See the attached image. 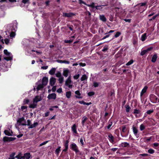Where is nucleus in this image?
I'll use <instances>...</instances> for the list:
<instances>
[{
  "label": "nucleus",
  "mask_w": 159,
  "mask_h": 159,
  "mask_svg": "<svg viewBox=\"0 0 159 159\" xmlns=\"http://www.w3.org/2000/svg\"><path fill=\"white\" fill-rule=\"evenodd\" d=\"M80 143L82 145H83L84 143L83 141V139L82 138H81L80 139Z\"/></svg>",
  "instance_id": "nucleus-60"
},
{
  "label": "nucleus",
  "mask_w": 159,
  "mask_h": 159,
  "mask_svg": "<svg viewBox=\"0 0 159 159\" xmlns=\"http://www.w3.org/2000/svg\"><path fill=\"white\" fill-rule=\"evenodd\" d=\"M63 16L66 17H70V14L69 13H64Z\"/></svg>",
  "instance_id": "nucleus-57"
},
{
  "label": "nucleus",
  "mask_w": 159,
  "mask_h": 159,
  "mask_svg": "<svg viewBox=\"0 0 159 159\" xmlns=\"http://www.w3.org/2000/svg\"><path fill=\"white\" fill-rule=\"evenodd\" d=\"M139 128L140 130L142 131L145 129V126L143 124H142L140 125Z\"/></svg>",
  "instance_id": "nucleus-35"
},
{
  "label": "nucleus",
  "mask_w": 159,
  "mask_h": 159,
  "mask_svg": "<svg viewBox=\"0 0 159 159\" xmlns=\"http://www.w3.org/2000/svg\"><path fill=\"white\" fill-rule=\"evenodd\" d=\"M80 75L79 74H77L75 75L74 76V78L75 80L77 79L79 77Z\"/></svg>",
  "instance_id": "nucleus-50"
},
{
  "label": "nucleus",
  "mask_w": 159,
  "mask_h": 159,
  "mask_svg": "<svg viewBox=\"0 0 159 159\" xmlns=\"http://www.w3.org/2000/svg\"><path fill=\"white\" fill-rule=\"evenodd\" d=\"M56 79L54 77H52L50 80V83L51 86H53L56 82Z\"/></svg>",
  "instance_id": "nucleus-12"
},
{
  "label": "nucleus",
  "mask_w": 159,
  "mask_h": 159,
  "mask_svg": "<svg viewBox=\"0 0 159 159\" xmlns=\"http://www.w3.org/2000/svg\"><path fill=\"white\" fill-rule=\"evenodd\" d=\"M87 120V118L86 116H84L82 118V123L83 125H84L85 122Z\"/></svg>",
  "instance_id": "nucleus-32"
},
{
  "label": "nucleus",
  "mask_w": 159,
  "mask_h": 159,
  "mask_svg": "<svg viewBox=\"0 0 159 159\" xmlns=\"http://www.w3.org/2000/svg\"><path fill=\"white\" fill-rule=\"evenodd\" d=\"M30 153H25L23 155V158H26L27 159H29L30 157Z\"/></svg>",
  "instance_id": "nucleus-18"
},
{
  "label": "nucleus",
  "mask_w": 159,
  "mask_h": 159,
  "mask_svg": "<svg viewBox=\"0 0 159 159\" xmlns=\"http://www.w3.org/2000/svg\"><path fill=\"white\" fill-rule=\"evenodd\" d=\"M56 69L54 68H52L49 72V73L51 75H53L54 74Z\"/></svg>",
  "instance_id": "nucleus-22"
},
{
  "label": "nucleus",
  "mask_w": 159,
  "mask_h": 159,
  "mask_svg": "<svg viewBox=\"0 0 159 159\" xmlns=\"http://www.w3.org/2000/svg\"><path fill=\"white\" fill-rule=\"evenodd\" d=\"M152 49V48H149L143 50L141 51L140 54L141 55L143 56L147 53L148 51H151Z\"/></svg>",
  "instance_id": "nucleus-10"
},
{
  "label": "nucleus",
  "mask_w": 159,
  "mask_h": 159,
  "mask_svg": "<svg viewBox=\"0 0 159 159\" xmlns=\"http://www.w3.org/2000/svg\"><path fill=\"white\" fill-rule=\"evenodd\" d=\"M153 112V110H149L147 111V113L148 114H150Z\"/></svg>",
  "instance_id": "nucleus-54"
},
{
  "label": "nucleus",
  "mask_w": 159,
  "mask_h": 159,
  "mask_svg": "<svg viewBox=\"0 0 159 159\" xmlns=\"http://www.w3.org/2000/svg\"><path fill=\"white\" fill-rule=\"evenodd\" d=\"M15 155V152H13L10 155V157L8 159H14L15 158L14 157Z\"/></svg>",
  "instance_id": "nucleus-34"
},
{
  "label": "nucleus",
  "mask_w": 159,
  "mask_h": 159,
  "mask_svg": "<svg viewBox=\"0 0 159 159\" xmlns=\"http://www.w3.org/2000/svg\"><path fill=\"white\" fill-rule=\"evenodd\" d=\"M132 129L134 135L136 136V138H139V135L138 134V130L134 126H133Z\"/></svg>",
  "instance_id": "nucleus-7"
},
{
  "label": "nucleus",
  "mask_w": 159,
  "mask_h": 159,
  "mask_svg": "<svg viewBox=\"0 0 159 159\" xmlns=\"http://www.w3.org/2000/svg\"><path fill=\"white\" fill-rule=\"evenodd\" d=\"M148 152L150 154H153L154 152V151L153 149H149L148 151Z\"/></svg>",
  "instance_id": "nucleus-40"
},
{
  "label": "nucleus",
  "mask_w": 159,
  "mask_h": 159,
  "mask_svg": "<svg viewBox=\"0 0 159 159\" xmlns=\"http://www.w3.org/2000/svg\"><path fill=\"white\" fill-rule=\"evenodd\" d=\"M66 96L68 98H70V92H67L66 93Z\"/></svg>",
  "instance_id": "nucleus-58"
},
{
  "label": "nucleus",
  "mask_w": 159,
  "mask_h": 159,
  "mask_svg": "<svg viewBox=\"0 0 159 159\" xmlns=\"http://www.w3.org/2000/svg\"><path fill=\"white\" fill-rule=\"evenodd\" d=\"M109 138V141L111 143H113L114 142V137L111 134H110L108 136Z\"/></svg>",
  "instance_id": "nucleus-26"
},
{
  "label": "nucleus",
  "mask_w": 159,
  "mask_h": 159,
  "mask_svg": "<svg viewBox=\"0 0 159 159\" xmlns=\"http://www.w3.org/2000/svg\"><path fill=\"white\" fill-rule=\"evenodd\" d=\"M129 145V143L127 142H124L121 143V144H120V146L125 147Z\"/></svg>",
  "instance_id": "nucleus-28"
},
{
  "label": "nucleus",
  "mask_w": 159,
  "mask_h": 159,
  "mask_svg": "<svg viewBox=\"0 0 159 159\" xmlns=\"http://www.w3.org/2000/svg\"><path fill=\"white\" fill-rule=\"evenodd\" d=\"M88 6L89 7H91L93 8H95V7L96 6L95 5V4L94 3H92L90 5H88Z\"/></svg>",
  "instance_id": "nucleus-45"
},
{
  "label": "nucleus",
  "mask_w": 159,
  "mask_h": 159,
  "mask_svg": "<svg viewBox=\"0 0 159 159\" xmlns=\"http://www.w3.org/2000/svg\"><path fill=\"white\" fill-rule=\"evenodd\" d=\"M15 157L17 158L18 159H21L23 158V156L22 153H19Z\"/></svg>",
  "instance_id": "nucleus-24"
},
{
  "label": "nucleus",
  "mask_w": 159,
  "mask_h": 159,
  "mask_svg": "<svg viewBox=\"0 0 159 159\" xmlns=\"http://www.w3.org/2000/svg\"><path fill=\"white\" fill-rule=\"evenodd\" d=\"M18 123H19V125H26V124H25L26 122L23 117H22L19 118L17 121Z\"/></svg>",
  "instance_id": "nucleus-3"
},
{
  "label": "nucleus",
  "mask_w": 159,
  "mask_h": 159,
  "mask_svg": "<svg viewBox=\"0 0 159 159\" xmlns=\"http://www.w3.org/2000/svg\"><path fill=\"white\" fill-rule=\"evenodd\" d=\"M4 41L6 44H8L9 43V40L8 39H6L4 40Z\"/></svg>",
  "instance_id": "nucleus-47"
},
{
  "label": "nucleus",
  "mask_w": 159,
  "mask_h": 159,
  "mask_svg": "<svg viewBox=\"0 0 159 159\" xmlns=\"http://www.w3.org/2000/svg\"><path fill=\"white\" fill-rule=\"evenodd\" d=\"M27 107L25 106H23L21 107V109L22 111H24L26 109Z\"/></svg>",
  "instance_id": "nucleus-56"
},
{
  "label": "nucleus",
  "mask_w": 159,
  "mask_h": 159,
  "mask_svg": "<svg viewBox=\"0 0 159 159\" xmlns=\"http://www.w3.org/2000/svg\"><path fill=\"white\" fill-rule=\"evenodd\" d=\"M69 143V141L68 140H67L66 141L65 143V149L63 150V151H66L68 149V144Z\"/></svg>",
  "instance_id": "nucleus-25"
},
{
  "label": "nucleus",
  "mask_w": 159,
  "mask_h": 159,
  "mask_svg": "<svg viewBox=\"0 0 159 159\" xmlns=\"http://www.w3.org/2000/svg\"><path fill=\"white\" fill-rule=\"evenodd\" d=\"M37 103L33 100V103L30 105L29 107L33 108H35L37 106Z\"/></svg>",
  "instance_id": "nucleus-17"
},
{
  "label": "nucleus",
  "mask_w": 159,
  "mask_h": 159,
  "mask_svg": "<svg viewBox=\"0 0 159 159\" xmlns=\"http://www.w3.org/2000/svg\"><path fill=\"white\" fill-rule=\"evenodd\" d=\"M147 89L148 87L147 86H145L142 89L140 93L141 97H142L143 95V94L146 92Z\"/></svg>",
  "instance_id": "nucleus-16"
},
{
  "label": "nucleus",
  "mask_w": 159,
  "mask_h": 159,
  "mask_svg": "<svg viewBox=\"0 0 159 159\" xmlns=\"http://www.w3.org/2000/svg\"><path fill=\"white\" fill-rule=\"evenodd\" d=\"M63 63L68 64H69V62L68 61H67L66 60H63Z\"/></svg>",
  "instance_id": "nucleus-61"
},
{
  "label": "nucleus",
  "mask_w": 159,
  "mask_h": 159,
  "mask_svg": "<svg viewBox=\"0 0 159 159\" xmlns=\"http://www.w3.org/2000/svg\"><path fill=\"white\" fill-rule=\"evenodd\" d=\"M48 141H45V142H43V143H41L40 144L39 146H41L43 145H44L46 144L47 143H48Z\"/></svg>",
  "instance_id": "nucleus-49"
},
{
  "label": "nucleus",
  "mask_w": 159,
  "mask_h": 159,
  "mask_svg": "<svg viewBox=\"0 0 159 159\" xmlns=\"http://www.w3.org/2000/svg\"><path fill=\"white\" fill-rule=\"evenodd\" d=\"M112 122H110L109 123V124L107 126V128L108 129H109L111 127V126L112 125Z\"/></svg>",
  "instance_id": "nucleus-51"
},
{
  "label": "nucleus",
  "mask_w": 159,
  "mask_h": 159,
  "mask_svg": "<svg viewBox=\"0 0 159 159\" xmlns=\"http://www.w3.org/2000/svg\"><path fill=\"white\" fill-rule=\"evenodd\" d=\"M29 1V0H22V2L24 4H25L28 2Z\"/></svg>",
  "instance_id": "nucleus-62"
},
{
  "label": "nucleus",
  "mask_w": 159,
  "mask_h": 159,
  "mask_svg": "<svg viewBox=\"0 0 159 159\" xmlns=\"http://www.w3.org/2000/svg\"><path fill=\"white\" fill-rule=\"evenodd\" d=\"M44 86L42 84H38L36 88L37 91L42 90Z\"/></svg>",
  "instance_id": "nucleus-20"
},
{
  "label": "nucleus",
  "mask_w": 159,
  "mask_h": 159,
  "mask_svg": "<svg viewBox=\"0 0 159 159\" xmlns=\"http://www.w3.org/2000/svg\"><path fill=\"white\" fill-rule=\"evenodd\" d=\"M99 84V83L97 82H94L93 83V85L94 87H98Z\"/></svg>",
  "instance_id": "nucleus-38"
},
{
  "label": "nucleus",
  "mask_w": 159,
  "mask_h": 159,
  "mask_svg": "<svg viewBox=\"0 0 159 159\" xmlns=\"http://www.w3.org/2000/svg\"><path fill=\"white\" fill-rule=\"evenodd\" d=\"M147 38V34L144 33L143 34L141 37V39L142 41H144Z\"/></svg>",
  "instance_id": "nucleus-19"
},
{
  "label": "nucleus",
  "mask_w": 159,
  "mask_h": 159,
  "mask_svg": "<svg viewBox=\"0 0 159 159\" xmlns=\"http://www.w3.org/2000/svg\"><path fill=\"white\" fill-rule=\"evenodd\" d=\"M122 131L123 132H124V133H125V132H126V127L125 126L123 127L122 129Z\"/></svg>",
  "instance_id": "nucleus-55"
},
{
  "label": "nucleus",
  "mask_w": 159,
  "mask_h": 159,
  "mask_svg": "<svg viewBox=\"0 0 159 159\" xmlns=\"http://www.w3.org/2000/svg\"><path fill=\"white\" fill-rule=\"evenodd\" d=\"M64 87L66 89L70 88V76L68 77L67 80L65 82Z\"/></svg>",
  "instance_id": "nucleus-9"
},
{
  "label": "nucleus",
  "mask_w": 159,
  "mask_h": 159,
  "mask_svg": "<svg viewBox=\"0 0 159 159\" xmlns=\"http://www.w3.org/2000/svg\"><path fill=\"white\" fill-rule=\"evenodd\" d=\"M69 72V70H68L67 69H65L63 70V75L66 77L68 75V74Z\"/></svg>",
  "instance_id": "nucleus-23"
},
{
  "label": "nucleus",
  "mask_w": 159,
  "mask_h": 159,
  "mask_svg": "<svg viewBox=\"0 0 159 159\" xmlns=\"http://www.w3.org/2000/svg\"><path fill=\"white\" fill-rule=\"evenodd\" d=\"M100 19L103 21L105 22L106 21V19L104 15H100Z\"/></svg>",
  "instance_id": "nucleus-31"
},
{
  "label": "nucleus",
  "mask_w": 159,
  "mask_h": 159,
  "mask_svg": "<svg viewBox=\"0 0 159 159\" xmlns=\"http://www.w3.org/2000/svg\"><path fill=\"white\" fill-rule=\"evenodd\" d=\"M79 65L80 66H85L86 64L85 63H79Z\"/></svg>",
  "instance_id": "nucleus-59"
},
{
  "label": "nucleus",
  "mask_w": 159,
  "mask_h": 159,
  "mask_svg": "<svg viewBox=\"0 0 159 159\" xmlns=\"http://www.w3.org/2000/svg\"><path fill=\"white\" fill-rule=\"evenodd\" d=\"M158 16V15H155L154 16H153V17L151 19H150V20H154L156 17H157Z\"/></svg>",
  "instance_id": "nucleus-63"
},
{
  "label": "nucleus",
  "mask_w": 159,
  "mask_h": 159,
  "mask_svg": "<svg viewBox=\"0 0 159 159\" xmlns=\"http://www.w3.org/2000/svg\"><path fill=\"white\" fill-rule=\"evenodd\" d=\"M75 93L76 94L75 97L77 98H82V97L81 96V94L79 91L77 90L75 91Z\"/></svg>",
  "instance_id": "nucleus-15"
},
{
  "label": "nucleus",
  "mask_w": 159,
  "mask_h": 159,
  "mask_svg": "<svg viewBox=\"0 0 159 159\" xmlns=\"http://www.w3.org/2000/svg\"><path fill=\"white\" fill-rule=\"evenodd\" d=\"M126 111L127 112H128L130 110V107L129 105L125 106Z\"/></svg>",
  "instance_id": "nucleus-37"
},
{
  "label": "nucleus",
  "mask_w": 159,
  "mask_h": 159,
  "mask_svg": "<svg viewBox=\"0 0 159 159\" xmlns=\"http://www.w3.org/2000/svg\"><path fill=\"white\" fill-rule=\"evenodd\" d=\"M27 124H26V125L29 126L30 127L31 125V124L30 120H27Z\"/></svg>",
  "instance_id": "nucleus-52"
},
{
  "label": "nucleus",
  "mask_w": 159,
  "mask_h": 159,
  "mask_svg": "<svg viewBox=\"0 0 159 159\" xmlns=\"http://www.w3.org/2000/svg\"><path fill=\"white\" fill-rule=\"evenodd\" d=\"M15 138L13 137H5L3 138V140L4 142L11 141L15 140Z\"/></svg>",
  "instance_id": "nucleus-6"
},
{
  "label": "nucleus",
  "mask_w": 159,
  "mask_h": 159,
  "mask_svg": "<svg viewBox=\"0 0 159 159\" xmlns=\"http://www.w3.org/2000/svg\"><path fill=\"white\" fill-rule=\"evenodd\" d=\"M88 77L86 76L85 75H82V77H81V81H84L85 80H86L87 79Z\"/></svg>",
  "instance_id": "nucleus-33"
},
{
  "label": "nucleus",
  "mask_w": 159,
  "mask_h": 159,
  "mask_svg": "<svg viewBox=\"0 0 159 159\" xmlns=\"http://www.w3.org/2000/svg\"><path fill=\"white\" fill-rule=\"evenodd\" d=\"M146 4L147 3L146 2H144L139 4L136 6L139 7V9L140 11H143L147 8V6Z\"/></svg>",
  "instance_id": "nucleus-1"
},
{
  "label": "nucleus",
  "mask_w": 159,
  "mask_h": 159,
  "mask_svg": "<svg viewBox=\"0 0 159 159\" xmlns=\"http://www.w3.org/2000/svg\"><path fill=\"white\" fill-rule=\"evenodd\" d=\"M48 81V78L46 77H44L42 79V84L44 86L47 85Z\"/></svg>",
  "instance_id": "nucleus-11"
},
{
  "label": "nucleus",
  "mask_w": 159,
  "mask_h": 159,
  "mask_svg": "<svg viewBox=\"0 0 159 159\" xmlns=\"http://www.w3.org/2000/svg\"><path fill=\"white\" fill-rule=\"evenodd\" d=\"M4 132L6 135L8 136H12V135L13 133L12 131L10 130H5Z\"/></svg>",
  "instance_id": "nucleus-13"
},
{
  "label": "nucleus",
  "mask_w": 159,
  "mask_h": 159,
  "mask_svg": "<svg viewBox=\"0 0 159 159\" xmlns=\"http://www.w3.org/2000/svg\"><path fill=\"white\" fill-rule=\"evenodd\" d=\"M157 58V55L156 54H154L152 57V61L153 62H154L156 61Z\"/></svg>",
  "instance_id": "nucleus-30"
},
{
  "label": "nucleus",
  "mask_w": 159,
  "mask_h": 159,
  "mask_svg": "<svg viewBox=\"0 0 159 159\" xmlns=\"http://www.w3.org/2000/svg\"><path fill=\"white\" fill-rule=\"evenodd\" d=\"M58 80L60 83H62L63 81V77L62 76L61 77L59 78Z\"/></svg>",
  "instance_id": "nucleus-43"
},
{
  "label": "nucleus",
  "mask_w": 159,
  "mask_h": 159,
  "mask_svg": "<svg viewBox=\"0 0 159 159\" xmlns=\"http://www.w3.org/2000/svg\"><path fill=\"white\" fill-rule=\"evenodd\" d=\"M57 92L59 93H61L62 92V89L61 88H60L59 89H58L57 90Z\"/></svg>",
  "instance_id": "nucleus-53"
},
{
  "label": "nucleus",
  "mask_w": 159,
  "mask_h": 159,
  "mask_svg": "<svg viewBox=\"0 0 159 159\" xmlns=\"http://www.w3.org/2000/svg\"><path fill=\"white\" fill-rule=\"evenodd\" d=\"M60 148H61V147H59L57 148L56 149V153L58 154L59 153V152H60Z\"/></svg>",
  "instance_id": "nucleus-46"
},
{
  "label": "nucleus",
  "mask_w": 159,
  "mask_h": 159,
  "mask_svg": "<svg viewBox=\"0 0 159 159\" xmlns=\"http://www.w3.org/2000/svg\"><path fill=\"white\" fill-rule=\"evenodd\" d=\"M15 33L14 32H12L10 35V37H12V38H13L15 36Z\"/></svg>",
  "instance_id": "nucleus-41"
},
{
  "label": "nucleus",
  "mask_w": 159,
  "mask_h": 159,
  "mask_svg": "<svg viewBox=\"0 0 159 159\" xmlns=\"http://www.w3.org/2000/svg\"><path fill=\"white\" fill-rule=\"evenodd\" d=\"M107 5L97 6L95 7V8L97 10H102L103 7L106 6Z\"/></svg>",
  "instance_id": "nucleus-29"
},
{
  "label": "nucleus",
  "mask_w": 159,
  "mask_h": 159,
  "mask_svg": "<svg viewBox=\"0 0 159 159\" xmlns=\"http://www.w3.org/2000/svg\"><path fill=\"white\" fill-rule=\"evenodd\" d=\"M56 75L57 77H59V78H60V77H62L61 75V73L60 72H57L56 74Z\"/></svg>",
  "instance_id": "nucleus-39"
},
{
  "label": "nucleus",
  "mask_w": 159,
  "mask_h": 159,
  "mask_svg": "<svg viewBox=\"0 0 159 159\" xmlns=\"http://www.w3.org/2000/svg\"><path fill=\"white\" fill-rule=\"evenodd\" d=\"M29 102V100L28 99H25L24 101V104H28Z\"/></svg>",
  "instance_id": "nucleus-48"
},
{
  "label": "nucleus",
  "mask_w": 159,
  "mask_h": 159,
  "mask_svg": "<svg viewBox=\"0 0 159 159\" xmlns=\"http://www.w3.org/2000/svg\"><path fill=\"white\" fill-rule=\"evenodd\" d=\"M94 94V93L93 92H90L88 93V94L89 96H91L93 95Z\"/></svg>",
  "instance_id": "nucleus-44"
},
{
  "label": "nucleus",
  "mask_w": 159,
  "mask_h": 159,
  "mask_svg": "<svg viewBox=\"0 0 159 159\" xmlns=\"http://www.w3.org/2000/svg\"><path fill=\"white\" fill-rule=\"evenodd\" d=\"M134 62V61L133 60H131L129 61L128 62H127L126 65V66H129L131 64H132Z\"/></svg>",
  "instance_id": "nucleus-36"
},
{
  "label": "nucleus",
  "mask_w": 159,
  "mask_h": 159,
  "mask_svg": "<svg viewBox=\"0 0 159 159\" xmlns=\"http://www.w3.org/2000/svg\"><path fill=\"white\" fill-rule=\"evenodd\" d=\"M71 147L72 150L74 151L76 153L79 152L77 146L74 143H72L71 144Z\"/></svg>",
  "instance_id": "nucleus-4"
},
{
  "label": "nucleus",
  "mask_w": 159,
  "mask_h": 159,
  "mask_svg": "<svg viewBox=\"0 0 159 159\" xmlns=\"http://www.w3.org/2000/svg\"><path fill=\"white\" fill-rule=\"evenodd\" d=\"M77 127L75 124L73 125L71 127L72 132L74 135L75 136L76 134L77 133Z\"/></svg>",
  "instance_id": "nucleus-5"
},
{
  "label": "nucleus",
  "mask_w": 159,
  "mask_h": 159,
  "mask_svg": "<svg viewBox=\"0 0 159 159\" xmlns=\"http://www.w3.org/2000/svg\"><path fill=\"white\" fill-rule=\"evenodd\" d=\"M38 125V122H36L34 123L33 124H31V125L29 127V128H33L34 127H36Z\"/></svg>",
  "instance_id": "nucleus-27"
},
{
  "label": "nucleus",
  "mask_w": 159,
  "mask_h": 159,
  "mask_svg": "<svg viewBox=\"0 0 159 159\" xmlns=\"http://www.w3.org/2000/svg\"><path fill=\"white\" fill-rule=\"evenodd\" d=\"M41 100L42 98L41 97L39 96H36L33 99V100H34V101H35V102H36V103L40 101Z\"/></svg>",
  "instance_id": "nucleus-14"
},
{
  "label": "nucleus",
  "mask_w": 159,
  "mask_h": 159,
  "mask_svg": "<svg viewBox=\"0 0 159 159\" xmlns=\"http://www.w3.org/2000/svg\"><path fill=\"white\" fill-rule=\"evenodd\" d=\"M151 139H152V137H150L149 138L146 139V140H145V141L146 142H149V141H150L151 140Z\"/></svg>",
  "instance_id": "nucleus-64"
},
{
  "label": "nucleus",
  "mask_w": 159,
  "mask_h": 159,
  "mask_svg": "<svg viewBox=\"0 0 159 159\" xmlns=\"http://www.w3.org/2000/svg\"><path fill=\"white\" fill-rule=\"evenodd\" d=\"M56 95L55 93H52L49 94L48 96V98L49 99H55L56 98Z\"/></svg>",
  "instance_id": "nucleus-8"
},
{
  "label": "nucleus",
  "mask_w": 159,
  "mask_h": 159,
  "mask_svg": "<svg viewBox=\"0 0 159 159\" xmlns=\"http://www.w3.org/2000/svg\"><path fill=\"white\" fill-rule=\"evenodd\" d=\"M4 52L5 55L8 56L7 57H4V59L7 61H9L12 59V54L10 52H8L7 50H4Z\"/></svg>",
  "instance_id": "nucleus-2"
},
{
  "label": "nucleus",
  "mask_w": 159,
  "mask_h": 159,
  "mask_svg": "<svg viewBox=\"0 0 159 159\" xmlns=\"http://www.w3.org/2000/svg\"><path fill=\"white\" fill-rule=\"evenodd\" d=\"M140 112V110L137 109H134V110L133 113L135 114H139ZM135 116L136 118L138 117L136 115H135Z\"/></svg>",
  "instance_id": "nucleus-21"
},
{
  "label": "nucleus",
  "mask_w": 159,
  "mask_h": 159,
  "mask_svg": "<svg viewBox=\"0 0 159 159\" xmlns=\"http://www.w3.org/2000/svg\"><path fill=\"white\" fill-rule=\"evenodd\" d=\"M121 34V33L120 32H117L116 33L115 35V36L116 38L118 37Z\"/></svg>",
  "instance_id": "nucleus-42"
}]
</instances>
